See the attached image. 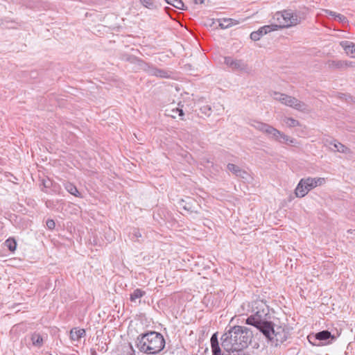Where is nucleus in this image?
<instances>
[{"label":"nucleus","instance_id":"412c9836","mask_svg":"<svg viewBox=\"0 0 355 355\" xmlns=\"http://www.w3.org/2000/svg\"><path fill=\"white\" fill-rule=\"evenodd\" d=\"M149 74L160 78H168V73L163 69L153 67L149 71Z\"/></svg>","mask_w":355,"mask_h":355},{"label":"nucleus","instance_id":"7c9ffc66","mask_svg":"<svg viewBox=\"0 0 355 355\" xmlns=\"http://www.w3.org/2000/svg\"><path fill=\"white\" fill-rule=\"evenodd\" d=\"M261 29L262 30L263 33L266 35L272 31H277L278 26L277 25L270 24V25H266L261 27Z\"/></svg>","mask_w":355,"mask_h":355},{"label":"nucleus","instance_id":"4468645a","mask_svg":"<svg viewBox=\"0 0 355 355\" xmlns=\"http://www.w3.org/2000/svg\"><path fill=\"white\" fill-rule=\"evenodd\" d=\"M340 45L343 48L345 53L349 55L351 57H355V44L349 41H342L340 42Z\"/></svg>","mask_w":355,"mask_h":355},{"label":"nucleus","instance_id":"ddd939ff","mask_svg":"<svg viewBox=\"0 0 355 355\" xmlns=\"http://www.w3.org/2000/svg\"><path fill=\"white\" fill-rule=\"evenodd\" d=\"M327 65L331 69H340L354 67V64L352 62L346 60H328Z\"/></svg>","mask_w":355,"mask_h":355},{"label":"nucleus","instance_id":"423d86ee","mask_svg":"<svg viewBox=\"0 0 355 355\" xmlns=\"http://www.w3.org/2000/svg\"><path fill=\"white\" fill-rule=\"evenodd\" d=\"M269 334L263 335L268 340L271 341L276 346L283 343L289 336V330L287 327L275 326L272 322V329L268 331Z\"/></svg>","mask_w":355,"mask_h":355},{"label":"nucleus","instance_id":"9d476101","mask_svg":"<svg viewBox=\"0 0 355 355\" xmlns=\"http://www.w3.org/2000/svg\"><path fill=\"white\" fill-rule=\"evenodd\" d=\"M284 21V25L282 26L286 28H290L292 26H297L301 22V17L296 12L292 10H283Z\"/></svg>","mask_w":355,"mask_h":355},{"label":"nucleus","instance_id":"f704fd0d","mask_svg":"<svg viewBox=\"0 0 355 355\" xmlns=\"http://www.w3.org/2000/svg\"><path fill=\"white\" fill-rule=\"evenodd\" d=\"M193 2L195 3V4H198V3H204V0H192Z\"/></svg>","mask_w":355,"mask_h":355},{"label":"nucleus","instance_id":"bb28decb","mask_svg":"<svg viewBox=\"0 0 355 355\" xmlns=\"http://www.w3.org/2000/svg\"><path fill=\"white\" fill-rule=\"evenodd\" d=\"M5 245L8 248V250L11 252H14L17 248V242L12 238L8 239L5 243Z\"/></svg>","mask_w":355,"mask_h":355},{"label":"nucleus","instance_id":"7ed1b4c3","mask_svg":"<svg viewBox=\"0 0 355 355\" xmlns=\"http://www.w3.org/2000/svg\"><path fill=\"white\" fill-rule=\"evenodd\" d=\"M250 125L257 130H259L266 134L270 139H274L281 143L284 142L291 145L295 144V139L286 135L282 132L278 130L268 123L258 121H252L250 123Z\"/></svg>","mask_w":355,"mask_h":355},{"label":"nucleus","instance_id":"e433bc0d","mask_svg":"<svg viewBox=\"0 0 355 355\" xmlns=\"http://www.w3.org/2000/svg\"><path fill=\"white\" fill-rule=\"evenodd\" d=\"M354 181H355V177H354Z\"/></svg>","mask_w":355,"mask_h":355},{"label":"nucleus","instance_id":"f3484780","mask_svg":"<svg viewBox=\"0 0 355 355\" xmlns=\"http://www.w3.org/2000/svg\"><path fill=\"white\" fill-rule=\"evenodd\" d=\"M31 340L34 347L40 348L44 344V338L40 333L35 332L31 335Z\"/></svg>","mask_w":355,"mask_h":355},{"label":"nucleus","instance_id":"5701e85b","mask_svg":"<svg viewBox=\"0 0 355 355\" xmlns=\"http://www.w3.org/2000/svg\"><path fill=\"white\" fill-rule=\"evenodd\" d=\"M146 295V291L140 288H137L130 294V300L132 302H135L137 300L141 299Z\"/></svg>","mask_w":355,"mask_h":355},{"label":"nucleus","instance_id":"2f4dec72","mask_svg":"<svg viewBox=\"0 0 355 355\" xmlns=\"http://www.w3.org/2000/svg\"><path fill=\"white\" fill-rule=\"evenodd\" d=\"M200 113L205 116H209L211 114V107L210 105H203L200 108Z\"/></svg>","mask_w":355,"mask_h":355},{"label":"nucleus","instance_id":"2eb2a0df","mask_svg":"<svg viewBox=\"0 0 355 355\" xmlns=\"http://www.w3.org/2000/svg\"><path fill=\"white\" fill-rule=\"evenodd\" d=\"M85 336L84 329L73 328L70 331V338L71 341L79 343L81 338Z\"/></svg>","mask_w":355,"mask_h":355},{"label":"nucleus","instance_id":"1a4fd4ad","mask_svg":"<svg viewBox=\"0 0 355 355\" xmlns=\"http://www.w3.org/2000/svg\"><path fill=\"white\" fill-rule=\"evenodd\" d=\"M329 338L334 340L336 337L328 330H323L316 333L315 334H311L308 336L309 343L315 346H320L323 345V342Z\"/></svg>","mask_w":355,"mask_h":355},{"label":"nucleus","instance_id":"6ab92c4d","mask_svg":"<svg viewBox=\"0 0 355 355\" xmlns=\"http://www.w3.org/2000/svg\"><path fill=\"white\" fill-rule=\"evenodd\" d=\"M64 187L71 195L76 197L82 198L80 193L78 191L76 187L73 184L69 182H66L64 183Z\"/></svg>","mask_w":355,"mask_h":355},{"label":"nucleus","instance_id":"20e7f679","mask_svg":"<svg viewBox=\"0 0 355 355\" xmlns=\"http://www.w3.org/2000/svg\"><path fill=\"white\" fill-rule=\"evenodd\" d=\"M270 96L282 104L291 107L300 112H306L308 110L307 105L297 98L278 92H271Z\"/></svg>","mask_w":355,"mask_h":355},{"label":"nucleus","instance_id":"0eeeda50","mask_svg":"<svg viewBox=\"0 0 355 355\" xmlns=\"http://www.w3.org/2000/svg\"><path fill=\"white\" fill-rule=\"evenodd\" d=\"M234 330L236 335V339L237 340L238 347L240 352L242 349L247 347L248 344L250 343L252 338L253 336L252 331L250 328L242 326H234Z\"/></svg>","mask_w":355,"mask_h":355},{"label":"nucleus","instance_id":"f8f14e48","mask_svg":"<svg viewBox=\"0 0 355 355\" xmlns=\"http://www.w3.org/2000/svg\"><path fill=\"white\" fill-rule=\"evenodd\" d=\"M227 168L236 177L240 178L244 180L248 181L250 178V175L247 171L234 164H228Z\"/></svg>","mask_w":355,"mask_h":355},{"label":"nucleus","instance_id":"39448f33","mask_svg":"<svg viewBox=\"0 0 355 355\" xmlns=\"http://www.w3.org/2000/svg\"><path fill=\"white\" fill-rule=\"evenodd\" d=\"M325 182L324 178H307L300 180L295 190L297 197L302 198L305 196L309 191L318 186L322 185Z\"/></svg>","mask_w":355,"mask_h":355},{"label":"nucleus","instance_id":"b1692460","mask_svg":"<svg viewBox=\"0 0 355 355\" xmlns=\"http://www.w3.org/2000/svg\"><path fill=\"white\" fill-rule=\"evenodd\" d=\"M272 18L275 21H276L278 23L276 24L277 26H278V30L285 28V27L282 26V25H284V21L283 10L280 11V12H277L273 15Z\"/></svg>","mask_w":355,"mask_h":355},{"label":"nucleus","instance_id":"f257e3e1","mask_svg":"<svg viewBox=\"0 0 355 355\" xmlns=\"http://www.w3.org/2000/svg\"><path fill=\"white\" fill-rule=\"evenodd\" d=\"M252 309L254 313L246 319L245 323L254 326L263 335L268 336V331L272 329L268 306L263 301H257Z\"/></svg>","mask_w":355,"mask_h":355},{"label":"nucleus","instance_id":"cd10ccee","mask_svg":"<svg viewBox=\"0 0 355 355\" xmlns=\"http://www.w3.org/2000/svg\"><path fill=\"white\" fill-rule=\"evenodd\" d=\"M142 235L140 230L137 228H133L132 232L130 234V239L132 241H139V239L141 238Z\"/></svg>","mask_w":355,"mask_h":355},{"label":"nucleus","instance_id":"f03ea898","mask_svg":"<svg viewBox=\"0 0 355 355\" xmlns=\"http://www.w3.org/2000/svg\"><path fill=\"white\" fill-rule=\"evenodd\" d=\"M165 343L162 334L156 331H148L137 337V345L144 353L156 354L164 348Z\"/></svg>","mask_w":355,"mask_h":355},{"label":"nucleus","instance_id":"c85d7f7f","mask_svg":"<svg viewBox=\"0 0 355 355\" xmlns=\"http://www.w3.org/2000/svg\"><path fill=\"white\" fill-rule=\"evenodd\" d=\"M324 12L329 15L335 17V19H336L338 21H339L340 22H346L347 21V18L341 14H337L335 12L331 11L329 10H325Z\"/></svg>","mask_w":355,"mask_h":355},{"label":"nucleus","instance_id":"393cba45","mask_svg":"<svg viewBox=\"0 0 355 355\" xmlns=\"http://www.w3.org/2000/svg\"><path fill=\"white\" fill-rule=\"evenodd\" d=\"M168 4L172 5L175 8L180 10H187V7L184 6V3L182 0H165Z\"/></svg>","mask_w":355,"mask_h":355},{"label":"nucleus","instance_id":"aec40b11","mask_svg":"<svg viewBox=\"0 0 355 355\" xmlns=\"http://www.w3.org/2000/svg\"><path fill=\"white\" fill-rule=\"evenodd\" d=\"M331 145L334 146V151H338L343 153H350L349 148H348L345 145L342 144L341 143L336 141V140L330 142Z\"/></svg>","mask_w":355,"mask_h":355},{"label":"nucleus","instance_id":"473e14b6","mask_svg":"<svg viewBox=\"0 0 355 355\" xmlns=\"http://www.w3.org/2000/svg\"><path fill=\"white\" fill-rule=\"evenodd\" d=\"M141 3L146 8L153 9L155 8V3L153 0H140Z\"/></svg>","mask_w":355,"mask_h":355},{"label":"nucleus","instance_id":"a211bd4d","mask_svg":"<svg viewBox=\"0 0 355 355\" xmlns=\"http://www.w3.org/2000/svg\"><path fill=\"white\" fill-rule=\"evenodd\" d=\"M218 21L219 26L222 29L228 28L234 25L239 24V23L237 20L231 18H223L222 19H218Z\"/></svg>","mask_w":355,"mask_h":355},{"label":"nucleus","instance_id":"a878e982","mask_svg":"<svg viewBox=\"0 0 355 355\" xmlns=\"http://www.w3.org/2000/svg\"><path fill=\"white\" fill-rule=\"evenodd\" d=\"M284 122L289 128H294L299 126L300 125V122L297 120L292 117H285L284 119Z\"/></svg>","mask_w":355,"mask_h":355},{"label":"nucleus","instance_id":"6e6552de","mask_svg":"<svg viewBox=\"0 0 355 355\" xmlns=\"http://www.w3.org/2000/svg\"><path fill=\"white\" fill-rule=\"evenodd\" d=\"M224 63L233 71L242 73H250L251 72V68L243 60L234 59L232 57L227 56L225 57Z\"/></svg>","mask_w":355,"mask_h":355},{"label":"nucleus","instance_id":"c756f323","mask_svg":"<svg viewBox=\"0 0 355 355\" xmlns=\"http://www.w3.org/2000/svg\"><path fill=\"white\" fill-rule=\"evenodd\" d=\"M265 34L263 33L261 28L258 29L257 31H253L250 34V39L253 41H258L260 38L263 36Z\"/></svg>","mask_w":355,"mask_h":355},{"label":"nucleus","instance_id":"dca6fc26","mask_svg":"<svg viewBox=\"0 0 355 355\" xmlns=\"http://www.w3.org/2000/svg\"><path fill=\"white\" fill-rule=\"evenodd\" d=\"M128 60L132 63L137 64L141 69H143L144 71H147L148 73H149V71L150 70V69L153 68V67L150 66L148 63L144 62V60H142L141 59H138L137 58L134 57V56L130 57L128 59Z\"/></svg>","mask_w":355,"mask_h":355},{"label":"nucleus","instance_id":"c9c22d12","mask_svg":"<svg viewBox=\"0 0 355 355\" xmlns=\"http://www.w3.org/2000/svg\"><path fill=\"white\" fill-rule=\"evenodd\" d=\"M347 232L352 234V230H349Z\"/></svg>","mask_w":355,"mask_h":355},{"label":"nucleus","instance_id":"72a5a7b5","mask_svg":"<svg viewBox=\"0 0 355 355\" xmlns=\"http://www.w3.org/2000/svg\"><path fill=\"white\" fill-rule=\"evenodd\" d=\"M46 224V227L49 230H53L55 228V223L54 220L52 219H48Z\"/></svg>","mask_w":355,"mask_h":355},{"label":"nucleus","instance_id":"4be33fe9","mask_svg":"<svg viewBox=\"0 0 355 355\" xmlns=\"http://www.w3.org/2000/svg\"><path fill=\"white\" fill-rule=\"evenodd\" d=\"M166 115L169 116L173 119L176 118L177 116H179L181 117V119H183L182 116L184 115V113L182 110V109L180 108H172L171 110H166Z\"/></svg>","mask_w":355,"mask_h":355},{"label":"nucleus","instance_id":"9b49d317","mask_svg":"<svg viewBox=\"0 0 355 355\" xmlns=\"http://www.w3.org/2000/svg\"><path fill=\"white\" fill-rule=\"evenodd\" d=\"M179 205L181 208L190 213H198V205H196L195 201L189 197H187L186 200H181L179 202Z\"/></svg>","mask_w":355,"mask_h":355}]
</instances>
